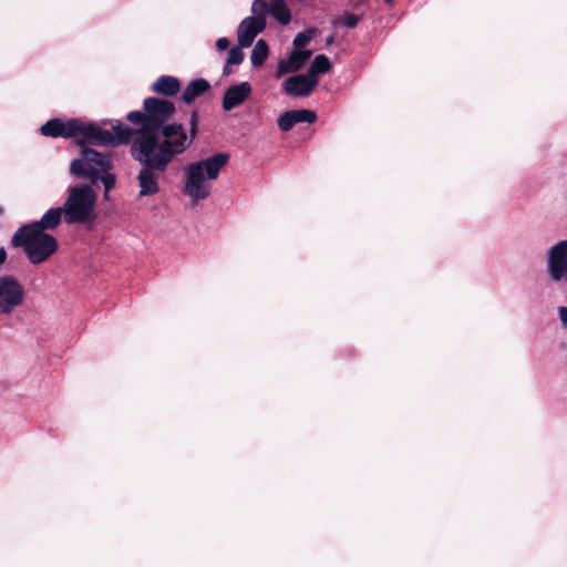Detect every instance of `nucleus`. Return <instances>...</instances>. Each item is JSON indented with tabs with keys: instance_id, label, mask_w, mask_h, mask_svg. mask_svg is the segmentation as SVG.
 <instances>
[{
	"instance_id": "f257e3e1",
	"label": "nucleus",
	"mask_w": 567,
	"mask_h": 567,
	"mask_svg": "<svg viewBox=\"0 0 567 567\" xmlns=\"http://www.w3.org/2000/svg\"><path fill=\"white\" fill-rule=\"evenodd\" d=\"M198 125L197 112H193L189 118V136L182 124H167L162 130V140L152 132H141L135 135L132 143L142 145L147 143L150 153L154 154L156 162L154 164L159 167H168L176 155L184 153L193 143Z\"/></svg>"
},
{
	"instance_id": "f03ea898",
	"label": "nucleus",
	"mask_w": 567,
	"mask_h": 567,
	"mask_svg": "<svg viewBox=\"0 0 567 567\" xmlns=\"http://www.w3.org/2000/svg\"><path fill=\"white\" fill-rule=\"evenodd\" d=\"M227 153H218L185 167L183 193L193 203L207 198L212 192V182L215 181L220 169L228 163Z\"/></svg>"
},
{
	"instance_id": "7ed1b4c3",
	"label": "nucleus",
	"mask_w": 567,
	"mask_h": 567,
	"mask_svg": "<svg viewBox=\"0 0 567 567\" xmlns=\"http://www.w3.org/2000/svg\"><path fill=\"white\" fill-rule=\"evenodd\" d=\"M96 200L97 194L92 185L78 184L70 186L63 204L65 223L92 228L97 217L95 212Z\"/></svg>"
},
{
	"instance_id": "20e7f679",
	"label": "nucleus",
	"mask_w": 567,
	"mask_h": 567,
	"mask_svg": "<svg viewBox=\"0 0 567 567\" xmlns=\"http://www.w3.org/2000/svg\"><path fill=\"white\" fill-rule=\"evenodd\" d=\"M12 244L16 247H22L29 260L34 265L44 262L59 247L52 235L25 225L14 233Z\"/></svg>"
},
{
	"instance_id": "39448f33",
	"label": "nucleus",
	"mask_w": 567,
	"mask_h": 567,
	"mask_svg": "<svg viewBox=\"0 0 567 567\" xmlns=\"http://www.w3.org/2000/svg\"><path fill=\"white\" fill-rule=\"evenodd\" d=\"M143 109V112L133 111L126 116L131 123L140 125V130L136 135L141 132H152L153 134L157 131L162 132L163 127L166 125L165 123L175 113V105L173 102L158 97L145 99Z\"/></svg>"
},
{
	"instance_id": "423d86ee",
	"label": "nucleus",
	"mask_w": 567,
	"mask_h": 567,
	"mask_svg": "<svg viewBox=\"0 0 567 567\" xmlns=\"http://www.w3.org/2000/svg\"><path fill=\"white\" fill-rule=\"evenodd\" d=\"M132 157L142 165L141 171L137 174V182L140 187V197L153 196L159 192L158 178L167 167L159 168L154 164L156 157L150 153V146L147 143L131 145Z\"/></svg>"
},
{
	"instance_id": "0eeeda50",
	"label": "nucleus",
	"mask_w": 567,
	"mask_h": 567,
	"mask_svg": "<svg viewBox=\"0 0 567 567\" xmlns=\"http://www.w3.org/2000/svg\"><path fill=\"white\" fill-rule=\"evenodd\" d=\"M113 167L109 155L99 153L92 148H83L81 156L71 164V172L79 177H86L96 183L97 176Z\"/></svg>"
},
{
	"instance_id": "6e6552de",
	"label": "nucleus",
	"mask_w": 567,
	"mask_h": 567,
	"mask_svg": "<svg viewBox=\"0 0 567 567\" xmlns=\"http://www.w3.org/2000/svg\"><path fill=\"white\" fill-rule=\"evenodd\" d=\"M266 12L264 3L259 0H254L251 3V17L245 18L238 25L237 40L241 48H249L255 38L261 33L266 28L264 13Z\"/></svg>"
},
{
	"instance_id": "1a4fd4ad",
	"label": "nucleus",
	"mask_w": 567,
	"mask_h": 567,
	"mask_svg": "<svg viewBox=\"0 0 567 567\" xmlns=\"http://www.w3.org/2000/svg\"><path fill=\"white\" fill-rule=\"evenodd\" d=\"M547 274L553 282L567 285V240H559L548 249Z\"/></svg>"
},
{
	"instance_id": "9d476101",
	"label": "nucleus",
	"mask_w": 567,
	"mask_h": 567,
	"mask_svg": "<svg viewBox=\"0 0 567 567\" xmlns=\"http://www.w3.org/2000/svg\"><path fill=\"white\" fill-rule=\"evenodd\" d=\"M24 298L23 287L12 276L0 277V312L11 313Z\"/></svg>"
},
{
	"instance_id": "9b49d317",
	"label": "nucleus",
	"mask_w": 567,
	"mask_h": 567,
	"mask_svg": "<svg viewBox=\"0 0 567 567\" xmlns=\"http://www.w3.org/2000/svg\"><path fill=\"white\" fill-rule=\"evenodd\" d=\"M78 143L81 145L116 146V138L112 132L101 128L95 124H85L80 121Z\"/></svg>"
},
{
	"instance_id": "f8f14e48",
	"label": "nucleus",
	"mask_w": 567,
	"mask_h": 567,
	"mask_svg": "<svg viewBox=\"0 0 567 567\" xmlns=\"http://www.w3.org/2000/svg\"><path fill=\"white\" fill-rule=\"evenodd\" d=\"M80 120L72 118L63 121L61 118H52L45 122L40 131L43 136L48 137H76L79 135Z\"/></svg>"
},
{
	"instance_id": "ddd939ff",
	"label": "nucleus",
	"mask_w": 567,
	"mask_h": 567,
	"mask_svg": "<svg viewBox=\"0 0 567 567\" xmlns=\"http://www.w3.org/2000/svg\"><path fill=\"white\" fill-rule=\"evenodd\" d=\"M318 78L307 74H298L287 78L284 82V91L293 97L308 96L318 85Z\"/></svg>"
},
{
	"instance_id": "4468645a",
	"label": "nucleus",
	"mask_w": 567,
	"mask_h": 567,
	"mask_svg": "<svg viewBox=\"0 0 567 567\" xmlns=\"http://www.w3.org/2000/svg\"><path fill=\"white\" fill-rule=\"evenodd\" d=\"M317 114L310 110H292L286 111L278 118V126L282 132L290 131L298 123H313Z\"/></svg>"
},
{
	"instance_id": "2eb2a0df",
	"label": "nucleus",
	"mask_w": 567,
	"mask_h": 567,
	"mask_svg": "<svg viewBox=\"0 0 567 567\" xmlns=\"http://www.w3.org/2000/svg\"><path fill=\"white\" fill-rule=\"evenodd\" d=\"M251 85L248 82H241L239 84L228 87L223 97V109L230 111L240 104L250 95Z\"/></svg>"
},
{
	"instance_id": "dca6fc26",
	"label": "nucleus",
	"mask_w": 567,
	"mask_h": 567,
	"mask_svg": "<svg viewBox=\"0 0 567 567\" xmlns=\"http://www.w3.org/2000/svg\"><path fill=\"white\" fill-rule=\"evenodd\" d=\"M62 217L65 218L63 206L52 207L43 214L40 220L28 224L27 226L45 233V230L55 229L61 224Z\"/></svg>"
},
{
	"instance_id": "f3484780",
	"label": "nucleus",
	"mask_w": 567,
	"mask_h": 567,
	"mask_svg": "<svg viewBox=\"0 0 567 567\" xmlns=\"http://www.w3.org/2000/svg\"><path fill=\"white\" fill-rule=\"evenodd\" d=\"M311 54V50H293L287 60H281L279 62L278 76L299 71Z\"/></svg>"
},
{
	"instance_id": "a211bd4d",
	"label": "nucleus",
	"mask_w": 567,
	"mask_h": 567,
	"mask_svg": "<svg viewBox=\"0 0 567 567\" xmlns=\"http://www.w3.org/2000/svg\"><path fill=\"white\" fill-rule=\"evenodd\" d=\"M210 89V84L205 79H195L190 81L187 86L185 87L182 100L190 104L197 99L198 96L203 95Z\"/></svg>"
},
{
	"instance_id": "6ab92c4d",
	"label": "nucleus",
	"mask_w": 567,
	"mask_h": 567,
	"mask_svg": "<svg viewBox=\"0 0 567 567\" xmlns=\"http://www.w3.org/2000/svg\"><path fill=\"white\" fill-rule=\"evenodd\" d=\"M179 82L176 78L169 75L159 76L156 82L153 83L152 90L154 92L173 96L179 91Z\"/></svg>"
},
{
	"instance_id": "aec40b11",
	"label": "nucleus",
	"mask_w": 567,
	"mask_h": 567,
	"mask_svg": "<svg viewBox=\"0 0 567 567\" xmlns=\"http://www.w3.org/2000/svg\"><path fill=\"white\" fill-rule=\"evenodd\" d=\"M268 56V44L265 40L259 39L254 45L250 54L251 64L260 66L265 63Z\"/></svg>"
},
{
	"instance_id": "412c9836",
	"label": "nucleus",
	"mask_w": 567,
	"mask_h": 567,
	"mask_svg": "<svg viewBox=\"0 0 567 567\" xmlns=\"http://www.w3.org/2000/svg\"><path fill=\"white\" fill-rule=\"evenodd\" d=\"M112 130L114 133L113 136L114 138H116V146L118 144H126L128 143L132 137H133V134H134V131L127 126V125H124L122 122L120 121H115L114 124H112Z\"/></svg>"
},
{
	"instance_id": "4be33fe9",
	"label": "nucleus",
	"mask_w": 567,
	"mask_h": 567,
	"mask_svg": "<svg viewBox=\"0 0 567 567\" xmlns=\"http://www.w3.org/2000/svg\"><path fill=\"white\" fill-rule=\"evenodd\" d=\"M331 69V63L324 54H318L311 62L308 74L318 78V74L327 73Z\"/></svg>"
},
{
	"instance_id": "5701e85b",
	"label": "nucleus",
	"mask_w": 567,
	"mask_h": 567,
	"mask_svg": "<svg viewBox=\"0 0 567 567\" xmlns=\"http://www.w3.org/2000/svg\"><path fill=\"white\" fill-rule=\"evenodd\" d=\"M97 181L103 184L104 187V199L109 200V193L114 188L116 183V177L111 171H105V173H101L97 176Z\"/></svg>"
},
{
	"instance_id": "b1692460",
	"label": "nucleus",
	"mask_w": 567,
	"mask_h": 567,
	"mask_svg": "<svg viewBox=\"0 0 567 567\" xmlns=\"http://www.w3.org/2000/svg\"><path fill=\"white\" fill-rule=\"evenodd\" d=\"M313 34H315L313 30H307V31L299 32L293 39V45L296 48L306 47L313 38Z\"/></svg>"
},
{
	"instance_id": "393cba45",
	"label": "nucleus",
	"mask_w": 567,
	"mask_h": 567,
	"mask_svg": "<svg viewBox=\"0 0 567 567\" xmlns=\"http://www.w3.org/2000/svg\"><path fill=\"white\" fill-rule=\"evenodd\" d=\"M243 48L239 47V44L237 47H233L229 51H228V56H227V64H235V65H238L243 62L244 60V52L241 50Z\"/></svg>"
},
{
	"instance_id": "a878e982",
	"label": "nucleus",
	"mask_w": 567,
	"mask_h": 567,
	"mask_svg": "<svg viewBox=\"0 0 567 567\" xmlns=\"http://www.w3.org/2000/svg\"><path fill=\"white\" fill-rule=\"evenodd\" d=\"M360 18L357 14L344 12L339 20V23H341L347 29H353L357 27Z\"/></svg>"
},
{
	"instance_id": "bb28decb",
	"label": "nucleus",
	"mask_w": 567,
	"mask_h": 567,
	"mask_svg": "<svg viewBox=\"0 0 567 567\" xmlns=\"http://www.w3.org/2000/svg\"><path fill=\"white\" fill-rule=\"evenodd\" d=\"M230 42L227 38H219L216 41V48L218 51H224L229 47Z\"/></svg>"
},
{
	"instance_id": "cd10ccee",
	"label": "nucleus",
	"mask_w": 567,
	"mask_h": 567,
	"mask_svg": "<svg viewBox=\"0 0 567 567\" xmlns=\"http://www.w3.org/2000/svg\"><path fill=\"white\" fill-rule=\"evenodd\" d=\"M558 315L563 327L567 328V307H558Z\"/></svg>"
},
{
	"instance_id": "c85d7f7f",
	"label": "nucleus",
	"mask_w": 567,
	"mask_h": 567,
	"mask_svg": "<svg viewBox=\"0 0 567 567\" xmlns=\"http://www.w3.org/2000/svg\"><path fill=\"white\" fill-rule=\"evenodd\" d=\"M7 258V252L4 250V248H0V265L4 262Z\"/></svg>"
},
{
	"instance_id": "c756f323",
	"label": "nucleus",
	"mask_w": 567,
	"mask_h": 567,
	"mask_svg": "<svg viewBox=\"0 0 567 567\" xmlns=\"http://www.w3.org/2000/svg\"><path fill=\"white\" fill-rule=\"evenodd\" d=\"M229 73H230V70H229V68L226 65V66L224 68V74H225V75H227V74H229Z\"/></svg>"
},
{
	"instance_id": "7c9ffc66",
	"label": "nucleus",
	"mask_w": 567,
	"mask_h": 567,
	"mask_svg": "<svg viewBox=\"0 0 567 567\" xmlns=\"http://www.w3.org/2000/svg\"><path fill=\"white\" fill-rule=\"evenodd\" d=\"M384 1H385V3H388V4H392V2H393V0H384Z\"/></svg>"
}]
</instances>
